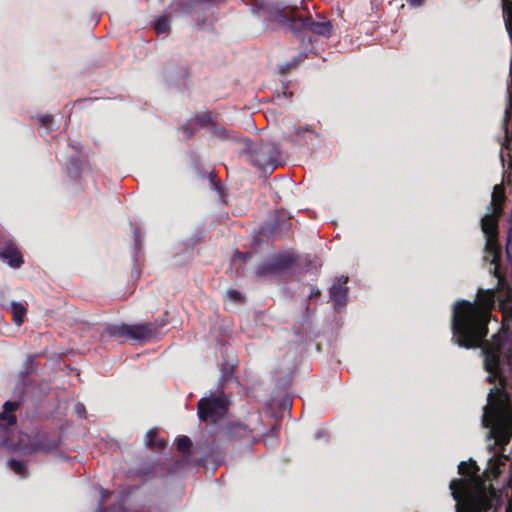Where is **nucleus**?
I'll list each match as a JSON object with an SVG mask.
<instances>
[{"mask_svg":"<svg viewBox=\"0 0 512 512\" xmlns=\"http://www.w3.org/2000/svg\"><path fill=\"white\" fill-rule=\"evenodd\" d=\"M494 289H479L477 300H458L453 305L451 329L460 347H479L488 334V323L495 306Z\"/></svg>","mask_w":512,"mask_h":512,"instance_id":"obj_1","label":"nucleus"},{"mask_svg":"<svg viewBox=\"0 0 512 512\" xmlns=\"http://www.w3.org/2000/svg\"><path fill=\"white\" fill-rule=\"evenodd\" d=\"M479 468L473 459L458 465V473L469 476L465 479H453L449 488L455 500L456 512H488L500 499L489 492L485 482L477 475Z\"/></svg>","mask_w":512,"mask_h":512,"instance_id":"obj_2","label":"nucleus"},{"mask_svg":"<svg viewBox=\"0 0 512 512\" xmlns=\"http://www.w3.org/2000/svg\"><path fill=\"white\" fill-rule=\"evenodd\" d=\"M297 5H288L281 1L269 2L265 5L264 11L267 18L280 26H286L289 31L296 35L310 32L317 36L330 37L333 32L332 22L325 17L317 15V20L311 16L302 17L297 14Z\"/></svg>","mask_w":512,"mask_h":512,"instance_id":"obj_3","label":"nucleus"},{"mask_svg":"<svg viewBox=\"0 0 512 512\" xmlns=\"http://www.w3.org/2000/svg\"><path fill=\"white\" fill-rule=\"evenodd\" d=\"M506 201L505 188L502 184L493 187L491 202L487 207L488 213L481 218V229L486 237L485 260H489L494 266L491 272L498 278L503 280L500 272L501 246L498 241V223L504 212V204Z\"/></svg>","mask_w":512,"mask_h":512,"instance_id":"obj_4","label":"nucleus"},{"mask_svg":"<svg viewBox=\"0 0 512 512\" xmlns=\"http://www.w3.org/2000/svg\"><path fill=\"white\" fill-rule=\"evenodd\" d=\"M247 153L249 162L263 171L267 169L273 171L277 167L281 155L279 145L267 141L249 145Z\"/></svg>","mask_w":512,"mask_h":512,"instance_id":"obj_5","label":"nucleus"},{"mask_svg":"<svg viewBox=\"0 0 512 512\" xmlns=\"http://www.w3.org/2000/svg\"><path fill=\"white\" fill-rule=\"evenodd\" d=\"M198 416L201 421L216 422L228 410V402L224 395L201 398L197 403Z\"/></svg>","mask_w":512,"mask_h":512,"instance_id":"obj_6","label":"nucleus"},{"mask_svg":"<svg viewBox=\"0 0 512 512\" xmlns=\"http://www.w3.org/2000/svg\"><path fill=\"white\" fill-rule=\"evenodd\" d=\"M59 444L60 439L56 434L37 433L29 440L26 450L28 453H49L57 449Z\"/></svg>","mask_w":512,"mask_h":512,"instance_id":"obj_7","label":"nucleus"},{"mask_svg":"<svg viewBox=\"0 0 512 512\" xmlns=\"http://www.w3.org/2000/svg\"><path fill=\"white\" fill-rule=\"evenodd\" d=\"M0 259L12 268H19L24 262L16 243L6 238L0 239Z\"/></svg>","mask_w":512,"mask_h":512,"instance_id":"obj_8","label":"nucleus"},{"mask_svg":"<svg viewBox=\"0 0 512 512\" xmlns=\"http://www.w3.org/2000/svg\"><path fill=\"white\" fill-rule=\"evenodd\" d=\"M163 324L147 322L144 324L129 325V339L146 341L156 338L160 334Z\"/></svg>","mask_w":512,"mask_h":512,"instance_id":"obj_9","label":"nucleus"},{"mask_svg":"<svg viewBox=\"0 0 512 512\" xmlns=\"http://www.w3.org/2000/svg\"><path fill=\"white\" fill-rule=\"evenodd\" d=\"M253 429L240 422L229 423L222 431V438L227 441H236L252 438Z\"/></svg>","mask_w":512,"mask_h":512,"instance_id":"obj_10","label":"nucleus"},{"mask_svg":"<svg viewBox=\"0 0 512 512\" xmlns=\"http://www.w3.org/2000/svg\"><path fill=\"white\" fill-rule=\"evenodd\" d=\"M136 475L144 479L156 478L160 475L162 476L164 475L163 464L151 459L145 460L139 464L136 469Z\"/></svg>","mask_w":512,"mask_h":512,"instance_id":"obj_11","label":"nucleus"},{"mask_svg":"<svg viewBox=\"0 0 512 512\" xmlns=\"http://www.w3.org/2000/svg\"><path fill=\"white\" fill-rule=\"evenodd\" d=\"M217 0H177L176 9L183 14H189L196 9H205L215 4Z\"/></svg>","mask_w":512,"mask_h":512,"instance_id":"obj_12","label":"nucleus"},{"mask_svg":"<svg viewBox=\"0 0 512 512\" xmlns=\"http://www.w3.org/2000/svg\"><path fill=\"white\" fill-rule=\"evenodd\" d=\"M347 281V277H342L330 288V297L334 301L335 307L343 306L346 303L348 288L345 285Z\"/></svg>","mask_w":512,"mask_h":512,"instance_id":"obj_13","label":"nucleus"},{"mask_svg":"<svg viewBox=\"0 0 512 512\" xmlns=\"http://www.w3.org/2000/svg\"><path fill=\"white\" fill-rule=\"evenodd\" d=\"M20 403L17 401H7L3 405V411L0 413V426L10 427L17 422L15 412L19 409Z\"/></svg>","mask_w":512,"mask_h":512,"instance_id":"obj_14","label":"nucleus"},{"mask_svg":"<svg viewBox=\"0 0 512 512\" xmlns=\"http://www.w3.org/2000/svg\"><path fill=\"white\" fill-rule=\"evenodd\" d=\"M272 261L274 263V268L276 269L277 273H280L293 266L296 263L297 258L292 254L282 253L276 255L272 259Z\"/></svg>","mask_w":512,"mask_h":512,"instance_id":"obj_15","label":"nucleus"},{"mask_svg":"<svg viewBox=\"0 0 512 512\" xmlns=\"http://www.w3.org/2000/svg\"><path fill=\"white\" fill-rule=\"evenodd\" d=\"M503 12L505 28L512 42V2L509 0H500Z\"/></svg>","mask_w":512,"mask_h":512,"instance_id":"obj_16","label":"nucleus"},{"mask_svg":"<svg viewBox=\"0 0 512 512\" xmlns=\"http://www.w3.org/2000/svg\"><path fill=\"white\" fill-rule=\"evenodd\" d=\"M11 313L13 316V322L17 326H21L24 322V318L26 316L27 309L22 303L13 301L11 303Z\"/></svg>","mask_w":512,"mask_h":512,"instance_id":"obj_17","label":"nucleus"},{"mask_svg":"<svg viewBox=\"0 0 512 512\" xmlns=\"http://www.w3.org/2000/svg\"><path fill=\"white\" fill-rule=\"evenodd\" d=\"M146 445L151 449L161 450L166 446V442L158 438L156 429H150L146 433Z\"/></svg>","mask_w":512,"mask_h":512,"instance_id":"obj_18","label":"nucleus"},{"mask_svg":"<svg viewBox=\"0 0 512 512\" xmlns=\"http://www.w3.org/2000/svg\"><path fill=\"white\" fill-rule=\"evenodd\" d=\"M110 491L102 489L101 491V502L97 509V512H125L124 505L122 503L114 504L110 508H104L103 503L110 496Z\"/></svg>","mask_w":512,"mask_h":512,"instance_id":"obj_19","label":"nucleus"},{"mask_svg":"<svg viewBox=\"0 0 512 512\" xmlns=\"http://www.w3.org/2000/svg\"><path fill=\"white\" fill-rule=\"evenodd\" d=\"M192 120L199 127H203V128H207V129H209L214 122L213 115L209 111L197 113Z\"/></svg>","mask_w":512,"mask_h":512,"instance_id":"obj_20","label":"nucleus"},{"mask_svg":"<svg viewBox=\"0 0 512 512\" xmlns=\"http://www.w3.org/2000/svg\"><path fill=\"white\" fill-rule=\"evenodd\" d=\"M307 134H314V130L309 126L295 127L290 135V139L294 143H300Z\"/></svg>","mask_w":512,"mask_h":512,"instance_id":"obj_21","label":"nucleus"},{"mask_svg":"<svg viewBox=\"0 0 512 512\" xmlns=\"http://www.w3.org/2000/svg\"><path fill=\"white\" fill-rule=\"evenodd\" d=\"M153 27L158 34L166 33L170 30V21L167 15L159 16L153 23Z\"/></svg>","mask_w":512,"mask_h":512,"instance_id":"obj_22","label":"nucleus"},{"mask_svg":"<svg viewBox=\"0 0 512 512\" xmlns=\"http://www.w3.org/2000/svg\"><path fill=\"white\" fill-rule=\"evenodd\" d=\"M108 333L111 336L118 338H129V325L128 324H120L113 325L108 328Z\"/></svg>","mask_w":512,"mask_h":512,"instance_id":"obj_23","label":"nucleus"},{"mask_svg":"<svg viewBox=\"0 0 512 512\" xmlns=\"http://www.w3.org/2000/svg\"><path fill=\"white\" fill-rule=\"evenodd\" d=\"M255 273L258 277H264L272 274H276L277 271L274 268L273 261H268L257 266Z\"/></svg>","mask_w":512,"mask_h":512,"instance_id":"obj_24","label":"nucleus"},{"mask_svg":"<svg viewBox=\"0 0 512 512\" xmlns=\"http://www.w3.org/2000/svg\"><path fill=\"white\" fill-rule=\"evenodd\" d=\"M176 448L179 452L190 454L192 441L188 436L182 435L176 439Z\"/></svg>","mask_w":512,"mask_h":512,"instance_id":"obj_25","label":"nucleus"},{"mask_svg":"<svg viewBox=\"0 0 512 512\" xmlns=\"http://www.w3.org/2000/svg\"><path fill=\"white\" fill-rule=\"evenodd\" d=\"M8 466L17 475L26 476L27 474V466L23 461L11 458L8 460Z\"/></svg>","mask_w":512,"mask_h":512,"instance_id":"obj_26","label":"nucleus"},{"mask_svg":"<svg viewBox=\"0 0 512 512\" xmlns=\"http://www.w3.org/2000/svg\"><path fill=\"white\" fill-rule=\"evenodd\" d=\"M38 120H39L41 126L44 127L47 131L53 130V127H52V124L54 122L53 115H51V114L40 115L38 117Z\"/></svg>","mask_w":512,"mask_h":512,"instance_id":"obj_27","label":"nucleus"},{"mask_svg":"<svg viewBox=\"0 0 512 512\" xmlns=\"http://www.w3.org/2000/svg\"><path fill=\"white\" fill-rule=\"evenodd\" d=\"M209 130L213 135L217 136L220 139L226 138V129L222 126L217 125L215 121L213 122Z\"/></svg>","mask_w":512,"mask_h":512,"instance_id":"obj_28","label":"nucleus"},{"mask_svg":"<svg viewBox=\"0 0 512 512\" xmlns=\"http://www.w3.org/2000/svg\"><path fill=\"white\" fill-rule=\"evenodd\" d=\"M191 121L193 120L191 119ZM181 130L184 133L186 139L191 138L195 132V129L190 124V120L182 126Z\"/></svg>","mask_w":512,"mask_h":512,"instance_id":"obj_29","label":"nucleus"},{"mask_svg":"<svg viewBox=\"0 0 512 512\" xmlns=\"http://www.w3.org/2000/svg\"><path fill=\"white\" fill-rule=\"evenodd\" d=\"M227 296L232 299L233 301L235 302H241L243 297L241 295V293L237 290H234V289H230L227 291Z\"/></svg>","mask_w":512,"mask_h":512,"instance_id":"obj_30","label":"nucleus"},{"mask_svg":"<svg viewBox=\"0 0 512 512\" xmlns=\"http://www.w3.org/2000/svg\"><path fill=\"white\" fill-rule=\"evenodd\" d=\"M35 366H36V363H35V356H29L27 358V367H26V374H30L31 372H33L35 370Z\"/></svg>","mask_w":512,"mask_h":512,"instance_id":"obj_31","label":"nucleus"},{"mask_svg":"<svg viewBox=\"0 0 512 512\" xmlns=\"http://www.w3.org/2000/svg\"><path fill=\"white\" fill-rule=\"evenodd\" d=\"M502 421L512 429V412H508L502 416Z\"/></svg>","mask_w":512,"mask_h":512,"instance_id":"obj_32","label":"nucleus"},{"mask_svg":"<svg viewBox=\"0 0 512 512\" xmlns=\"http://www.w3.org/2000/svg\"><path fill=\"white\" fill-rule=\"evenodd\" d=\"M212 188L220 195L222 196L223 194V186L221 184V182L218 180L217 182L215 183H212Z\"/></svg>","mask_w":512,"mask_h":512,"instance_id":"obj_33","label":"nucleus"},{"mask_svg":"<svg viewBox=\"0 0 512 512\" xmlns=\"http://www.w3.org/2000/svg\"><path fill=\"white\" fill-rule=\"evenodd\" d=\"M320 295H321L320 290L318 288L312 286L311 287V292H310V295H309V300L318 298Z\"/></svg>","mask_w":512,"mask_h":512,"instance_id":"obj_34","label":"nucleus"},{"mask_svg":"<svg viewBox=\"0 0 512 512\" xmlns=\"http://www.w3.org/2000/svg\"><path fill=\"white\" fill-rule=\"evenodd\" d=\"M75 412L82 416L84 413H85V407L83 404L81 403H78L76 406H75Z\"/></svg>","mask_w":512,"mask_h":512,"instance_id":"obj_35","label":"nucleus"},{"mask_svg":"<svg viewBox=\"0 0 512 512\" xmlns=\"http://www.w3.org/2000/svg\"><path fill=\"white\" fill-rule=\"evenodd\" d=\"M511 116H512V95H510V105H509V108L506 109V112H505V119L509 120Z\"/></svg>","mask_w":512,"mask_h":512,"instance_id":"obj_36","label":"nucleus"},{"mask_svg":"<svg viewBox=\"0 0 512 512\" xmlns=\"http://www.w3.org/2000/svg\"><path fill=\"white\" fill-rule=\"evenodd\" d=\"M208 179H209L210 184L218 181L217 174L214 170L209 172Z\"/></svg>","mask_w":512,"mask_h":512,"instance_id":"obj_37","label":"nucleus"},{"mask_svg":"<svg viewBox=\"0 0 512 512\" xmlns=\"http://www.w3.org/2000/svg\"><path fill=\"white\" fill-rule=\"evenodd\" d=\"M425 0H410V3L415 6H420L424 3Z\"/></svg>","mask_w":512,"mask_h":512,"instance_id":"obj_38","label":"nucleus"},{"mask_svg":"<svg viewBox=\"0 0 512 512\" xmlns=\"http://www.w3.org/2000/svg\"><path fill=\"white\" fill-rule=\"evenodd\" d=\"M486 369L488 371H493L494 367L490 363L486 362Z\"/></svg>","mask_w":512,"mask_h":512,"instance_id":"obj_39","label":"nucleus"},{"mask_svg":"<svg viewBox=\"0 0 512 512\" xmlns=\"http://www.w3.org/2000/svg\"><path fill=\"white\" fill-rule=\"evenodd\" d=\"M508 442H509V437H505V438L503 439V443H504V444H507Z\"/></svg>","mask_w":512,"mask_h":512,"instance_id":"obj_40","label":"nucleus"},{"mask_svg":"<svg viewBox=\"0 0 512 512\" xmlns=\"http://www.w3.org/2000/svg\"><path fill=\"white\" fill-rule=\"evenodd\" d=\"M506 512H512V506H511V505H509V506L507 507Z\"/></svg>","mask_w":512,"mask_h":512,"instance_id":"obj_41","label":"nucleus"}]
</instances>
